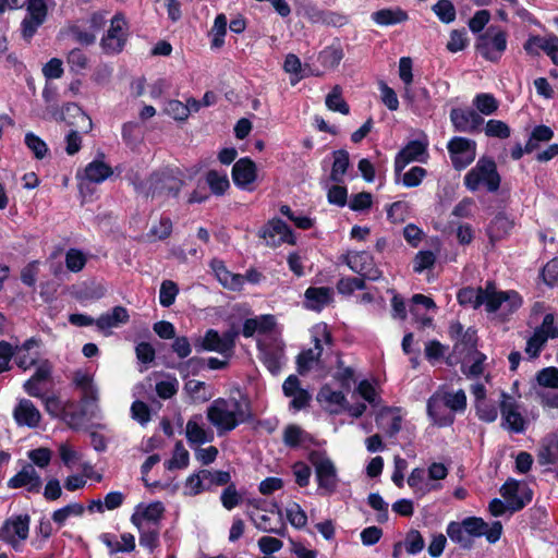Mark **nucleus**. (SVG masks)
<instances>
[{"label":"nucleus","mask_w":558,"mask_h":558,"mask_svg":"<svg viewBox=\"0 0 558 558\" xmlns=\"http://www.w3.org/2000/svg\"><path fill=\"white\" fill-rule=\"evenodd\" d=\"M457 300L460 305L474 310L485 305L488 313H495L498 310L512 313L522 304V299L518 292L512 290L498 291L493 281H487L484 288L466 287L461 289L457 294Z\"/></svg>","instance_id":"nucleus-1"},{"label":"nucleus","mask_w":558,"mask_h":558,"mask_svg":"<svg viewBox=\"0 0 558 558\" xmlns=\"http://www.w3.org/2000/svg\"><path fill=\"white\" fill-rule=\"evenodd\" d=\"M207 420L219 435L233 430L250 417L248 407L235 398H218L207 409Z\"/></svg>","instance_id":"nucleus-2"},{"label":"nucleus","mask_w":558,"mask_h":558,"mask_svg":"<svg viewBox=\"0 0 558 558\" xmlns=\"http://www.w3.org/2000/svg\"><path fill=\"white\" fill-rule=\"evenodd\" d=\"M501 178L496 162L489 157H481L476 165L464 175V185L475 192L480 189L494 193L499 190Z\"/></svg>","instance_id":"nucleus-3"},{"label":"nucleus","mask_w":558,"mask_h":558,"mask_svg":"<svg viewBox=\"0 0 558 558\" xmlns=\"http://www.w3.org/2000/svg\"><path fill=\"white\" fill-rule=\"evenodd\" d=\"M182 187V181L172 170L153 173L149 179L135 189L146 197H175Z\"/></svg>","instance_id":"nucleus-4"},{"label":"nucleus","mask_w":558,"mask_h":558,"mask_svg":"<svg viewBox=\"0 0 558 558\" xmlns=\"http://www.w3.org/2000/svg\"><path fill=\"white\" fill-rule=\"evenodd\" d=\"M308 461L314 466L318 492L332 495L339 484L338 471L332 460L324 451H311Z\"/></svg>","instance_id":"nucleus-5"},{"label":"nucleus","mask_w":558,"mask_h":558,"mask_svg":"<svg viewBox=\"0 0 558 558\" xmlns=\"http://www.w3.org/2000/svg\"><path fill=\"white\" fill-rule=\"evenodd\" d=\"M314 348L305 350L298 355V371L304 375L315 366L319 365V357L323 353V343L330 345L332 343L331 332L326 324H317L312 329Z\"/></svg>","instance_id":"nucleus-6"},{"label":"nucleus","mask_w":558,"mask_h":558,"mask_svg":"<svg viewBox=\"0 0 558 558\" xmlns=\"http://www.w3.org/2000/svg\"><path fill=\"white\" fill-rule=\"evenodd\" d=\"M476 49L484 59L497 62L507 49L506 32L495 26L488 27L478 36Z\"/></svg>","instance_id":"nucleus-7"},{"label":"nucleus","mask_w":558,"mask_h":558,"mask_svg":"<svg viewBox=\"0 0 558 558\" xmlns=\"http://www.w3.org/2000/svg\"><path fill=\"white\" fill-rule=\"evenodd\" d=\"M274 510L247 511V515L255 527L265 533H272L278 536H286L287 526L282 520V513L278 505H274Z\"/></svg>","instance_id":"nucleus-8"},{"label":"nucleus","mask_w":558,"mask_h":558,"mask_svg":"<svg viewBox=\"0 0 558 558\" xmlns=\"http://www.w3.org/2000/svg\"><path fill=\"white\" fill-rule=\"evenodd\" d=\"M447 149L457 170L466 168L476 157V142L470 138L454 136L448 142Z\"/></svg>","instance_id":"nucleus-9"},{"label":"nucleus","mask_w":558,"mask_h":558,"mask_svg":"<svg viewBox=\"0 0 558 558\" xmlns=\"http://www.w3.org/2000/svg\"><path fill=\"white\" fill-rule=\"evenodd\" d=\"M198 351H214L221 355L229 356L234 347V335L230 331L219 335L215 329H208L203 337L194 341Z\"/></svg>","instance_id":"nucleus-10"},{"label":"nucleus","mask_w":558,"mask_h":558,"mask_svg":"<svg viewBox=\"0 0 558 558\" xmlns=\"http://www.w3.org/2000/svg\"><path fill=\"white\" fill-rule=\"evenodd\" d=\"M128 37V24L121 13L111 19V24L101 39V47L106 53L114 54L122 51Z\"/></svg>","instance_id":"nucleus-11"},{"label":"nucleus","mask_w":558,"mask_h":558,"mask_svg":"<svg viewBox=\"0 0 558 558\" xmlns=\"http://www.w3.org/2000/svg\"><path fill=\"white\" fill-rule=\"evenodd\" d=\"M31 518L28 514L12 515L0 527V539L13 547L26 541L29 532Z\"/></svg>","instance_id":"nucleus-12"},{"label":"nucleus","mask_w":558,"mask_h":558,"mask_svg":"<svg viewBox=\"0 0 558 558\" xmlns=\"http://www.w3.org/2000/svg\"><path fill=\"white\" fill-rule=\"evenodd\" d=\"M428 142L426 140L410 141L395 158V173L399 177L411 162H425L428 158Z\"/></svg>","instance_id":"nucleus-13"},{"label":"nucleus","mask_w":558,"mask_h":558,"mask_svg":"<svg viewBox=\"0 0 558 558\" xmlns=\"http://www.w3.org/2000/svg\"><path fill=\"white\" fill-rule=\"evenodd\" d=\"M500 412L502 427L514 434H522L525 430L526 422L519 412V404L514 398L506 392L500 395Z\"/></svg>","instance_id":"nucleus-14"},{"label":"nucleus","mask_w":558,"mask_h":558,"mask_svg":"<svg viewBox=\"0 0 558 558\" xmlns=\"http://www.w3.org/2000/svg\"><path fill=\"white\" fill-rule=\"evenodd\" d=\"M500 493L507 502L508 510L511 512L523 509L533 498L532 490L514 480L507 481L501 486Z\"/></svg>","instance_id":"nucleus-15"},{"label":"nucleus","mask_w":558,"mask_h":558,"mask_svg":"<svg viewBox=\"0 0 558 558\" xmlns=\"http://www.w3.org/2000/svg\"><path fill=\"white\" fill-rule=\"evenodd\" d=\"M461 524L473 542L475 537L485 536L488 543L495 544L502 534V524L499 521L488 525L482 518L469 517L462 520Z\"/></svg>","instance_id":"nucleus-16"},{"label":"nucleus","mask_w":558,"mask_h":558,"mask_svg":"<svg viewBox=\"0 0 558 558\" xmlns=\"http://www.w3.org/2000/svg\"><path fill=\"white\" fill-rule=\"evenodd\" d=\"M263 238L268 246L277 247L283 243L295 244V236L290 227L281 219H271L262 230Z\"/></svg>","instance_id":"nucleus-17"},{"label":"nucleus","mask_w":558,"mask_h":558,"mask_svg":"<svg viewBox=\"0 0 558 558\" xmlns=\"http://www.w3.org/2000/svg\"><path fill=\"white\" fill-rule=\"evenodd\" d=\"M350 269L361 277L375 281L381 277V271L376 267L373 256L365 251L351 252L345 257Z\"/></svg>","instance_id":"nucleus-18"},{"label":"nucleus","mask_w":558,"mask_h":558,"mask_svg":"<svg viewBox=\"0 0 558 558\" xmlns=\"http://www.w3.org/2000/svg\"><path fill=\"white\" fill-rule=\"evenodd\" d=\"M165 507L162 502L140 504L131 515L133 525L161 526Z\"/></svg>","instance_id":"nucleus-19"},{"label":"nucleus","mask_w":558,"mask_h":558,"mask_svg":"<svg viewBox=\"0 0 558 558\" xmlns=\"http://www.w3.org/2000/svg\"><path fill=\"white\" fill-rule=\"evenodd\" d=\"M185 437L191 448L211 442L215 438L213 429L205 426L202 415L192 416L185 426Z\"/></svg>","instance_id":"nucleus-20"},{"label":"nucleus","mask_w":558,"mask_h":558,"mask_svg":"<svg viewBox=\"0 0 558 558\" xmlns=\"http://www.w3.org/2000/svg\"><path fill=\"white\" fill-rule=\"evenodd\" d=\"M43 481L32 464H26L8 482L9 488H25L28 493L38 494L41 490Z\"/></svg>","instance_id":"nucleus-21"},{"label":"nucleus","mask_w":558,"mask_h":558,"mask_svg":"<svg viewBox=\"0 0 558 558\" xmlns=\"http://www.w3.org/2000/svg\"><path fill=\"white\" fill-rule=\"evenodd\" d=\"M450 120L454 130L463 133H474L484 123L481 114L472 109L453 108L450 111Z\"/></svg>","instance_id":"nucleus-22"},{"label":"nucleus","mask_w":558,"mask_h":558,"mask_svg":"<svg viewBox=\"0 0 558 558\" xmlns=\"http://www.w3.org/2000/svg\"><path fill=\"white\" fill-rule=\"evenodd\" d=\"M524 50L530 54H536L543 50L558 65V36H532L524 44Z\"/></svg>","instance_id":"nucleus-23"},{"label":"nucleus","mask_w":558,"mask_h":558,"mask_svg":"<svg viewBox=\"0 0 558 558\" xmlns=\"http://www.w3.org/2000/svg\"><path fill=\"white\" fill-rule=\"evenodd\" d=\"M282 390L287 397L292 398L290 407L295 411L306 408L312 400L311 393L301 388L300 380L295 375H290L284 380Z\"/></svg>","instance_id":"nucleus-24"},{"label":"nucleus","mask_w":558,"mask_h":558,"mask_svg":"<svg viewBox=\"0 0 558 558\" xmlns=\"http://www.w3.org/2000/svg\"><path fill=\"white\" fill-rule=\"evenodd\" d=\"M13 417L19 426L35 428L40 423L41 414L31 400L21 399L13 410Z\"/></svg>","instance_id":"nucleus-25"},{"label":"nucleus","mask_w":558,"mask_h":558,"mask_svg":"<svg viewBox=\"0 0 558 558\" xmlns=\"http://www.w3.org/2000/svg\"><path fill=\"white\" fill-rule=\"evenodd\" d=\"M403 97L410 102L413 111L417 114H426L434 108L429 92L426 87H418L415 90L411 87H404Z\"/></svg>","instance_id":"nucleus-26"},{"label":"nucleus","mask_w":558,"mask_h":558,"mask_svg":"<svg viewBox=\"0 0 558 558\" xmlns=\"http://www.w3.org/2000/svg\"><path fill=\"white\" fill-rule=\"evenodd\" d=\"M256 165L250 158L239 159L232 168V179L240 187H247L256 180Z\"/></svg>","instance_id":"nucleus-27"},{"label":"nucleus","mask_w":558,"mask_h":558,"mask_svg":"<svg viewBox=\"0 0 558 558\" xmlns=\"http://www.w3.org/2000/svg\"><path fill=\"white\" fill-rule=\"evenodd\" d=\"M211 267L216 274L218 281L227 289L239 291L244 284V277L239 274H233L227 269L223 262L214 259Z\"/></svg>","instance_id":"nucleus-28"},{"label":"nucleus","mask_w":558,"mask_h":558,"mask_svg":"<svg viewBox=\"0 0 558 558\" xmlns=\"http://www.w3.org/2000/svg\"><path fill=\"white\" fill-rule=\"evenodd\" d=\"M427 414L434 424L445 427L449 426L454 421V415L451 411L439 400L432 396L427 401Z\"/></svg>","instance_id":"nucleus-29"},{"label":"nucleus","mask_w":558,"mask_h":558,"mask_svg":"<svg viewBox=\"0 0 558 558\" xmlns=\"http://www.w3.org/2000/svg\"><path fill=\"white\" fill-rule=\"evenodd\" d=\"M333 291L328 287H311L305 291V305L310 310L320 311L332 300Z\"/></svg>","instance_id":"nucleus-30"},{"label":"nucleus","mask_w":558,"mask_h":558,"mask_svg":"<svg viewBox=\"0 0 558 558\" xmlns=\"http://www.w3.org/2000/svg\"><path fill=\"white\" fill-rule=\"evenodd\" d=\"M130 316L125 307L114 306L111 312L101 314L95 322L97 328L101 331L116 328L121 324L128 323Z\"/></svg>","instance_id":"nucleus-31"},{"label":"nucleus","mask_w":558,"mask_h":558,"mask_svg":"<svg viewBox=\"0 0 558 558\" xmlns=\"http://www.w3.org/2000/svg\"><path fill=\"white\" fill-rule=\"evenodd\" d=\"M435 396L439 402H442L454 415L456 412H463L466 408V396L462 389L456 392L437 390Z\"/></svg>","instance_id":"nucleus-32"},{"label":"nucleus","mask_w":558,"mask_h":558,"mask_svg":"<svg viewBox=\"0 0 558 558\" xmlns=\"http://www.w3.org/2000/svg\"><path fill=\"white\" fill-rule=\"evenodd\" d=\"M100 157L104 158V155L100 154ZM112 173V168L102 159H95L85 167L84 178L92 183L98 184L111 177Z\"/></svg>","instance_id":"nucleus-33"},{"label":"nucleus","mask_w":558,"mask_h":558,"mask_svg":"<svg viewBox=\"0 0 558 558\" xmlns=\"http://www.w3.org/2000/svg\"><path fill=\"white\" fill-rule=\"evenodd\" d=\"M275 326V317L272 315H262L255 318H248L244 322L242 335L245 338L254 336L255 332L266 333Z\"/></svg>","instance_id":"nucleus-34"},{"label":"nucleus","mask_w":558,"mask_h":558,"mask_svg":"<svg viewBox=\"0 0 558 558\" xmlns=\"http://www.w3.org/2000/svg\"><path fill=\"white\" fill-rule=\"evenodd\" d=\"M282 440L287 447L296 448L313 442V437L300 426L290 424L283 430Z\"/></svg>","instance_id":"nucleus-35"},{"label":"nucleus","mask_w":558,"mask_h":558,"mask_svg":"<svg viewBox=\"0 0 558 558\" xmlns=\"http://www.w3.org/2000/svg\"><path fill=\"white\" fill-rule=\"evenodd\" d=\"M318 400L326 403L330 408V411L335 413L345 409L347 399L343 392L335 391L328 386L320 389Z\"/></svg>","instance_id":"nucleus-36"},{"label":"nucleus","mask_w":558,"mask_h":558,"mask_svg":"<svg viewBox=\"0 0 558 558\" xmlns=\"http://www.w3.org/2000/svg\"><path fill=\"white\" fill-rule=\"evenodd\" d=\"M372 20L381 26L402 23L408 20V14L401 9H383L372 14Z\"/></svg>","instance_id":"nucleus-37"},{"label":"nucleus","mask_w":558,"mask_h":558,"mask_svg":"<svg viewBox=\"0 0 558 558\" xmlns=\"http://www.w3.org/2000/svg\"><path fill=\"white\" fill-rule=\"evenodd\" d=\"M140 533V545L153 553L160 545L161 526L135 525Z\"/></svg>","instance_id":"nucleus-38"},{"label":"nucleus","mask_w":558,"mask_h":558,"mask_svg":"<svg viewBox=\"0 0 558 558\" xmlns=\"http://www.w3.org/2000/svg\"><path fill=\"white\" fill-rule=\"evenodd\" d=\"M35 345H37V341L31 338L21 347H15V363L20 368L26 371L36 363L37 354L29 353V350Z\"/></svg>","instance_id":"nucleus-39"},{"label":"nucleus","mask_w":558,"mask_h":558,"mask_svg":"<svg viewBox=\"0 0 558 558\" xmlns=\"http://www.w3.org/2000/svg\"><path fill=\"white\" fill-rule=\"evenodd\" d=\"M350 159L349 153L344 149H339L333 153V163L329 179L335 183H342L343 177L349 168Z\"/></svg>","instance_id":"nucleus-40"},{"label":"nucleus","mask_w":558,"mask_h":558,"mask_svg":"<svg viewBox=\"0 0 558 558\" xmlns=\"http://www.w3.org/2000/svg\"><path fill=\"white\" fill-rule=\"evenodd\" d=\"M554 137V131L547 125L535 126L525 144V150L527 154L534 151L539 147L542 143H547Z\"/></svg>","instance_id":"nucleus-41"},{"label":"nucleus","mask_w":558,"mask_h":558,"mask_svg":"<svg viewBox=\"0 0 558 558\" xmlns=\"http://www.w3.org/2000/svg\"><path fill=\"white\" fill-rule=\"evenodd\" d=\"M228 20L223 13L216 16L214 25L209 32L211 49H220L225 45V36L227 34Z\"/></svg>","instance_id":"nucleus-42"},{"label":"nucleus","mask_w":558,"mask_h":558,"mask_svg":"<svg viewBox=\"0 0 558 558\" xmlns=\"http://www.w3.org/2000/svg\"><path fill=\"white\" fill-rule=\"evenodd\" d=\"M446 532L451 542L458 544L461 548L470 549L473 547L474 542L471 539L461 522H449Z\"/></svg>","instance_id":"nucleus-43"},{"label":"nucleus","mask_w":558,"mask_h":558,"mask_svg":"<svg viewBox=\"0 0 558 558\" xmlns=\"http://www.w3.org/2000/svg\"><path fill=\"white\" fill-rule=\"evenodd\" d=\"M81 403L83 415L98 417L100 409L98 407V389L93 386L86 390H82Z\"/></svg>","instance_id":"nucleus-44"},{"label":"nucleus","mask_w":558,"mask_h":558,"mask_svg":"<svg viewBox=\"0 0 558 558\" xmlns=\"http://www.w3.org/2000/svg\"><path fill=\"white\" fill-rule=\"evenodd\" d=\"M190 463V453L184 448L182 441H177L174 445L171 459L165 462L167 470H181L187 468Z\"/></svg>","instance_id":"nucleus-45"},{"label":"nucleus","mask_w":558,"mask_h":558,"mask_svg":"<svg viewBox=\"0 0 558 558\" xmlns=\"http://www.w3.org/2000/svg\"><path fill=\"white\" fill-rule=\"evenodd\" d=\"M84 510L85 507L82 504L72 502L53 511L51 519L59 526H63L68 519L72 517H81L84 513Z\"/></svg>","instance_id":"nucleus-46"},{"label":"nucleus","mask_w":558,"mask_h":558,"mask_svg":"<svg viewBox=\"0 0 558 558\" xmlns=\"http://www.w3.org/2000/svg\"><path fill=\"white\" fill-rule=\"evenodd\" d=\"M186 393L197 402H206L213 397V392L207 389L204 381L190 379L184 385Z\"/></svg>","instance_id":"nucleus-47"},{"label":"nucleus","mask_w":558,"mask_h":558,"mask_svg":"<svg viewBox=\"0 0 558 558\" xmlns=\"http://www.w3.org/2000/svg\"><path fill=\"white\" fill-rule=\"evenodd\" d=\"M473 105L480 113L490 116L495 113L499 107V102L493 94L480 93L473 99Z\"/></svg>","instance_id":"nucleus-48"},{"label":"nucleus","mask_w":558,"mask_h":558,"mask_svg":"<svg viewBox=\"0 0 558 558\" xmlns=\"http://www.w3.org/2000/svg\"><path fill=\"white\" fill-rule=\"evenodd\" d=\"M326 106L331 111H337L342 114H349L350 108L345 100L342 98V89L336 85L326 97Z\"/></svg>","instance_id":"nucleus-49"},{"label":"nucleus","mask_w":558,"mask_h":558,"mask_svg":"<svg viewBox=\"0 0 558 558\" xmlns=\"http://www.w3.org/2000/svg\"><path fill=\"white\" fill-rule=\"evenodd\" d=\"M342 59L343 51L339 46H328L318 56L320 64L329 69L338 66Z\"/></svg>","instance_id":"nucleus-50"},{"label":"nucleus","mask_w":558,"mask_h":558,"mask_svg":"<svg viewBox=\"0 0 558 558\" xmlns=\"http://www.w3.org/2000/svg\"><path fill=\"white\" fill-rule=\"evenodd\" d=\"M202 476L206 481V488L209 490L213 486H225L231 481V475L227 471L202 469Z\"/></svg>","instance_id":"nucleus-51"},{"label":"nucleus","mask_w":558,"mask_h":558,"mask_svg":"<svg viewBox=\"0 0 558 558\" xmlns=\"http://www.w3.org/2000/svg\"><path fill=\"white\" fill-rule=\"evenodd\" d=\"M433 12L445 24H450L456 20V8L450 0H439L432 7Z\"/></svg>","instance_id":"nucleus-52"},{"label":"nucleus","mask_w":558,"mask_h":558,"mask_svg":"<svg viewBox=\"0 0 558 558\" xmlns=\"http://www.w3.org/2000/svg\"><path fill=\"white\" fill-rule=\"evenodd\" d=\"M484 132L487 137H495L500 140H506L511 134L510 126L506 122L495 119L488 120L486 122Z\"/></svg>","instance_id":"nucleus-53"},{"label":"nucleus","mask_w":558,"mask_h":558,"mask_svg":"<svg viewBox=\"0 0 558 558\" xmlns=\"http://www.w3.org/2000/svg\"><path fill=\"white\" fill-rule=\"evenodd\" d=\"M408 485L416 492L426 493L430 489L439 488V485L429 486L428 483L425 482V471L421 468H415L412 470L408 477Z\"/></svg>","instance_id":"nucleus-54"},{"label":"nucleus","mask_w":558,"mask_h":558,"mask_svg":"<svg viewBox=\"0 0 558 558\" xmlns=\"http://www.w3.org/2000/svg\"><path fill=\"white\" fill-rule=\"evenodd\" d=\"M179 293L178 284L172 280H165L160 286L159 302L163 307L171 306Z\"/></svg>","instance_id":"nucleus-55"},{"label":"nucleus","mask_w":558,"mask_h":558,"mask_svg":"<svg viewBox=\"0 0 558 558\" xmlns=\"http://www.w3.org/2000/svg\"><path fill=\"white\" fill-rule=\"evenodd\" d=\"M286 515L290 524L295 529H302L307 524V515L296 502H292L286 508Z\"/></svg>","instance_id":"nucleus-56"},{"label":"nucleus","mask_w":558,"mask_h":558,"mask_svg":"<svg viewBox=\"0 0 558 558\" xmlns=\"http://www.w3.org/2000/svg\"><path fill=\"white\" fill-rule=\"evenodd\" d=\"M206 182L209 185L211 192L216 195H222L230 186L228 177L214 170L207 173Z\"/></svg>","instance_id":"nucleus-57"},{"label":"nucleus","mask_w":558,"mask_h":558,"mask_svg":"<svg viewBox=\"0 0 558 558\" xmlns=\"http://www.w3.org/2000/svg\"><path fill=\"white\" fill-rule=\"evenodd\" d=\"M205 483L206 481L202 476V470L191 474L184 483V494L187 496H196L202 492L207 490Z\"/></svg>","instance_id":"nucleus-58"},{"label":"nucleus","mask_w":558,"mask_h":558,"mask_svg":"<svg viewBox=\"0 0 558 558\" xmlns=\"http://www.w3.org/2000/svg\"><path fill=\"white\" fill-rule=\"evenodd\" d=\"M513 227V222L505 215L499 213L490 223L489 232L492 236L502 238Z\"/></svg>","instance_id":"nucleus-59"},{"label":"nucleus","mask_w":558,"mask_h":558,"mask_svg":"<svg viewBox=\"0 0 558 558\" xmlns=\"http://www.w3.org/2000/svg\"><path fill=\"white\" fill-rule=\"evenodd\" d=\"M541 389H558V368L546 367L536 375Z\"/></svg>","instance_id":"nucleus-60"},{"label":"nucleus","mask_w":558,"mask_h":558,"mask_svg":"<svg viewBox=\"0 0 558 558\" xmlns=\"http://www.w3.org/2000/svg\"><path fill=\"white\" fill-rule=\"evenodd\" d=\"M86 263V255L77 248H70L65 254V266L72 272L81 271Z\"/></svg>","instance_id":"nucleus-61"},{"label":"nucleus","mask_w":558,"mask_h":558,"mask_svg":"<svg viewBox=\"0 0 558 558\" xmlns=\"http://www.w3.org/2000/svg\"><path fill=\"white\" fill-rule=\"evenodd\" d=\"M476 414L481 421L493 423L498 416V409L494 402L481 400L475 403Z\"/></svg>","instance_id":"nucleus-62"},{"label":"nucleus","mask_w":558,"mask_h":558,"mask_svg":"<svg viewBox=\"0 0 558 558\" xmlns=\"http://www.w3.org/2000/svg\"><path fill=\"white\" fill-rule=\"evenodd\" d=\"M365 289V278L363 277H347L342 278L337 283V290L341 294L350 295L355 290Z\"/></svg>","instance_id":"nucleus-63"},{"label":"nucleus","mask_w":558,"mask_h":558,"mask_svg":"<svg viewBox=\"0 0 558 558\" xmlns=\"http://www.w3.org/2000/svg\"><path fill=\"white\" fill-rule=\"evenodd\" d=\"M165 112L175 120L184 121L191 113V107L185 106L179 100H169L165 105Z\"/></svg>","instance_id":"nucleus-64"}]
</instances>
